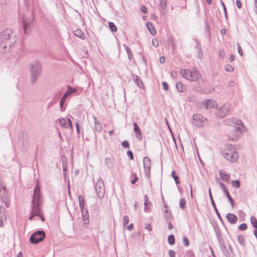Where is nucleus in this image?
<instances>
[{
  "label": "nucleus",
  "mask_w": 257,
  "mask_h": 257,
  "mask_svg": "<svg viewBox=\"0 0 257 257\" xmlns=\"http://www.w3.org/2000/svg\"><path fill=\"white\" fill-rule=\"evenodd\" d=\"M169 255L170 257H175V252L173 250H169L168 252Z\"/></svg>",
  "instance_id": "obj_60"
},
{
  "label": "nucleus",
  "mask_w": 257,
  "mask_h": 257,
  "mask_svg": "<svg viewBox=\"0 0 257 257\" xmlns=\"http://www.w3.org/2000/svg\"><path fill=\"white\" fill-rule=\"evenodd\" d=\"M30 82L33 85L35 84L40 78L42 73V64L37 60L32 62L30 64Z\"/></svg>",
  "instance_id": "obj_2"
},
{
  "label": "nucleus",
  "mask_w": 257,
  "mask_h": 257,
  "mask_svg": "<svg viewBox=\"0 0 257 257\" xmlns=\"http://www.w3.org/2000/svg\"><path fill=\"white\" fill-rule=\"evenodd\" d=\"M206 118L201 114H194L193 115V123L197 127H202Z\"/></svg>",
  "instance_id": "obj_8"
},
{
  "label": "nucleus",
  "mask_w": 257,
  "mask_h": 257,
  "mask_svg": "<svg viewBox=\"0 0 257 257\" xmlns=\"http://www.w3.org/2000/svg\"><path fill=\"white\" fill-rule=\"evenodd\" d=\"M108 24L109 29L112 32H116L117 31V29L113 23L109 22Z\"/></svg>",
  "instance_id": "obj_34"
},
{
  "label": "nucleus",
  "mask_w": 257,
  "mask_h": 257,
  "mask_svg": "<svg viewBox=\"0 0 257 257\" xmlns=\"http://www.w3.org/2000/svg\"><path fill=\"white\" fill-rule=\"evenodd\" d=\"M167 5V1L166 0H160V8L161 11L162 12V14H164V11L165 9L166 6Z\"/></svg>",
  "instance_id": "obj_32"
},
{
  "label": "nucleus",
  "mask_w": 257,
  "mask_h": 257,
  "mask_svg": "<svg viewBox=\"0 0 257 257\" xmlns=\"http://www.w3.org/2000/svg\"><path fill=\"white\" fill-rule=\"evenodd\" d=\"M224 68L225 71L229 72H232L234 70V68L233 67V66L229 64L226 65L224 67Z\"/></svg>",
  "instance_id": "obj_46"
},
{
  "label": "nucleus",
  "mask_w": 257,
  "mask_h": 257,
  "mask_svg": "<svg viewBox=\"0 0 257 257\" xmlns=\"http://www.w3.org/2000/svg\"><path fill=\"white\" fill-rule=\"evenodd\" d=\"M46 237L44 230H38L33 233L30 238V241L33 244H37L42 241Z\"/></svg>",
  "instance_id": "obj_4"
},
{
  "label": "nucleus",
  "mask_w": 257,
  "mask_h": 257,
  "mask_svg": "<svg viewBox=\"0 0 257 257\" xmlns=\"http://www.w3.org/2000/svg\"><path fill=\"white\" fill-rule=\"evenodd\" d=\"M224 158L228 161L235 162L238 160L239 156L238 153L233 150L225 149L223 152Z\"/></svg>",
  "instance_id": "obj_5"
},
{
  "label": "nucleus",
  "mask_w": 257,
  "mask_h": 257,
  "mask_svg": "<svg viewBox=\"0 0 257 257\" xmlns=\"http://www.w3.org/2000/svg\"><path fill=\"white\" fill-rule=\"evenodd\" d=\"M247 224L245 223H241V224L239 225V229L240 230H245L247 228Z\"/></svg>",
  "instance_id": "obj_50"
},
{
  "label": "nucleus",
  "mask_w": 257,
  "mask_h": 257,
  "mask_svg": "<svg viewBox=\"0 0 257 257\" xmlns=\"http://www.w3.org/2000/svg\"><path fill=\"white\" fill-rule=\"evenodd\" d=\"M95 191L98 197L100 198H103L104 196L105 188L103 181L102 179H99L95 185Z\"/></svg>",
  "instance_id": "obj_6"
},
{
  "label": "nucleus",
  "mask_w": 257,
  "mask_h": 257,
  "mask_svg": "<svg viewBox=\"0 0 257 257\" xmlns=\"http://www.w3.org/2000/svg\"><path fill=\"white\" fill-rule=\"evenodd\" d=\"M152 44L155 47H157L158 46L159 42L157 38H154L152 39Z\"/></svg>",
  "instance_id": "obj_51"
},
{
  "label": "nucleus",
  "mask_w": 257,
  "mask_h": 257,
  "mask_svg": "<svg viewBox=\"0 0 257 257\" xmlns=\"http://www.w3.org/2000/svg\"><path fill=\"white\" fill-rule=\"evenodd\" d=\"M105 164L109 169L112 168L114 166V163L113 160L109 158H106L105 159Z\"/></svg>",
  "instance_id": "obj_29"
},
{
  "label": "nucleus",
  "mask_w": 257,
  "mask_h": 257,
  "mask_svg": "<svg viewBox=\"0 0 257 257\" xmlns=\"http://www.w3.org/2000/svg\"><path fill=\"white\" fill-rule=\"evenodd\" d=\"M231 185L236 188H239L240 186V181L238 180H233L231 181Z\"/></svg>",
  "instance_id": "obj_41"
},
{
  "label": "nucleus",
  "mask_w": 257,
  "mask_h": 257,
  "mask_svg": "<svg viewBox=\"0 0 257 257\" xmlns=\"http://www.w3.org/2000/svg\"><path fill=\"white\" fill-rule=\"evenodd\" d=\"M236 5L238 9H240L241 8L242 4L239 0L236 1Z\"/></svg>",
  "instance_id": "obj_64"
},
{
  "label": "nucleus",
  "mask_w": 257,
  "mask_h": 257,
  "mask_svg": "<svg viewBox=\"0 0 257 257\" xmlns=\"http://www.w3.org/2000/svg\"><path fill=\"white\" fill-rule=\"evenodd\" d=\"M77 91L75 88H72V87L68 86L67 87V90L64 94V97H68L72 93H75Z\"/></svg>",
  "instance_id": "obj_25"
},
{
  "label": "nucleus",
  "mask_w": 257,
  "mask_h": 257,
  "mask_svg": "<svg viewBox=\"0 0 257 257\" xmlns=\"http://www.w3.org/2000/svg\"><path fill=\"white\" fill-rule=\"evenodd\" d=\"M147 27L148 30L150 31V33L152 35H154L156 33V31L155 28L153 27V24L150 22H148L146 23Z\"/></svg>",
  "instance_id": "obj_24"
},
{
  "label": "nucleus",
  "mask_w": 257,
  "mask_h": 257,
  "mask_svg": "<svg viewBox=\"0 0 257 257\" xmlns=\"http://www.w3.org/2000/svg\"><path fill=\"white\" fill-rule=\"evenodd\" d=\"M234 124L232 131L228 135V138L231 140H236L238 136L241 134V130L240 126H243L241 121L237 118H233L230 120V125Z\"/></svg>",
  "instance_id": "obj_3"
},
{
  "label": "nucleus",
  "mask_w": 257,
  "mask_h": 257,
  "mask_svg": "<svg viewBox=\"0 0 257 257\" xmlns=\"http://www.w3.org/2000/svg\"><path fill=\"white\" fill-rule=\"evenodd\" d=\"M9 194L7 190L6 187L5 185L1 183H0V197L2 199L8 198H9Z\"/></svg>",
  "instance_id": "obj_16"
},
{
  "label": "nucleus",
  "mask_w": 257,
  "mask_h": 257,
  "mask_svg": "<svg viewBox=\"0 0 257 257\" xmlns=\"http://www.w3.org/2000/svg\"><path fill=\"white\" fill-rule=\"evenodd\" d=\"M237 240H238V241L239 242V243L241 245H243V246L245 245V241L244 238L242 235H238V237H237Z\"/></svg>",
  "instance_id": "obj_37"
},
{
  "label": "nucleus",
  "mask_w": 257,
  "mask_h": 257,
  "mask_svg": "<svg viewBox=\"0 0 257 257\" xmlns=\"http://www.w3.org/2000/svg\"><path fill=\"white\" fill-rule=\"evenodd\" d=\"M219 173L220 178L223 181L227 182L229 180L230 176L229 174H226L224 173L222 170H219Z\"/></svg>",
  "instance_id": "obj_23"
},
{
  "label": "nucleus",
  "mask_w": 257,
  "mask_h": 257,
  "mask_svg": "<svg viewBox=\"0 0 257 257\" xmlns=\"http://www.w3.org/2000/svg\"><path fill=\"white\" fill-rule=\"evenodd\" d=\"M124 47H125V51L127 54L128 58L130 60H131L132 59V58L133 57V54L132 53L131 50L126 45H124Z\"/></svg>",
  "instance_id": "obj_38"
},
{
  "label": "nucleus",
  "mask_w": 257,
  "mask_h": 257,
  "mask_svg": "<svg viewBox=\"0 0 257 257\" xmlns=\"http://www.w3.org/2000/svg\"><path fill=\"white\" fill-rule=\"evenodd\" d=\"M190 76V81L192 82L198 80L201 77L199 72L196 70L191 71Z\"/></svg>",
  "instance_id": "obj_18"
},
{
  "label": "nucleus",
  "mask_w": 257,
  "mask_h": 257,
  "mask_svg": "<svg viewBox=\"0 0 257 257\" xmlns=\"http://www.w3.org/2000/svg\"><path fill=\"white\" fill-rule=\"evenodd\" d=\"M0 217L1 218H5V210L1 206H0Z\"/></svg>",
  "instance_id": "obj_55"
},
{
  "label": "nucleus",
  "mask_w": 257,
  "mask_h": 257,
  "mask_svg": "<svg viewBox=\"0 0 257 257\" xmlns=\"http://www.w3.org/2000/svg\"><path fill=\"white\" fill-rule=\"evenodd\" d=\"M132 79L139 88H142L143 84L140 78L135 74L132 75Z\"/></svg>",
  "instance_id": "obj_21"
},
{
  "label": "nucleus",
  "mask_w": 257,
  "mask_h": 257,
  "mask_svg": "<svg viewBox=\"0 0 257 257\" xmlns=\"http://www.w3.org/2000/svg\"><path fill=\"white\" fill-rule=\"evenodd\" d=\"M62 165H63V175L64 178H66L67 174V164L63 160L62 161Z\"/></svg>",
  "instance_id": "obj_44"
},
{
  "label": "nucleus",
  "mask_w": 257,
  "mask_h": 257,
  "mask_svg": "<svg viewBox=\"0 0 257 257\" xmlns=\"http://www.w3.org/2000/svg\"><path fill=\"white\" fill-rule=\"evenodd\" d=\"M230 105L228 103H225L220 107L217 114L220 117H224L228 113Z\"/></svg>",
  "instance_id": "obj_11"
},
{
  "label": "nucleus",
  "mask_w": 257,
  "mask_h": 257,
  "mask_svg": "<svg viewBox=\"0 0 257 257\" xmlns=\"http://www.w3.org/2000/svg\"><path fill=\"white\" fill-rule=\"evenodd\" d=\"M133 125L134 131L136 134V137L137 139L139 141H141L142 140V135L140 127H139L137 122H133Z\"/></svg>",
  "instance_id": "obj_17"
},
{
  "label": "nucleus",
  "mask_w": 257,
  "mask_h": 257,
  "mask_svg": "<svg viewBox=\"0 0 257 257\" xmlns=\"http://www.w3.org/2000/svg\"><path fill=\"white\" fill-rule=\"evenodd\" d=\"M93 118L95 122V130L96 131L99 133L100 132L102 129L101 124L100 123V121L98 119H97L95 116H94Z\"/></svg>",
  "instance_id": "obj_26"
},
{
  "label": "nucleus",
  "mask_w": 257,
  "mask_h": 257,
  "mask_svg": "<svg viewBox=\"0 0 257 257\" xmlns=\"http://www.w3.org/2000/svg\"><path fill=\"white\" fill-rule=\"evenodd\" d=\"M16 42V33L12 29H5L0 33V52H8Z\"/></svg>",
  "instance_id": "obj_1"
},
{
  "label": "nucleus",
  "mask_w": 257,
  "mask_h": 257,
  "mask_svg": "<svg viewBox=\"0 0 257 257\" xmlns=\"http://www.w3.org/2000/svg\"><path fill=\"white\" fill-rule=\"evenodd\" d=\"M250 222L252 225L255 228L257 229V220L254 216L250 217Z\"/></svg>",
  "instance_id": "obj_42"
},
{
  "label": "nucleus",
  "mask_w": 257,
  "mask_h": 257,
  "mask_svg": "<svg viewBox=\"0 0 257 257\" xmlns=\"http://www.w3.org/2000/svg\"><path fill=\"white\" fill-rule=\"evenodd\" d=\"M31 216L29 217L30 220H32L34 216L40 214V206L39 204L32 205Z\"/></svg>",
  "instance_id": "obj_14"
},
{
  "label": "nucleus",
  "mask_w": 257,
  "mask_h": 257,
  "mask_svg": "<svg viewBox=\"0 0 257 257\" xmlns=\"http://www.w3.org/2000/svg\"><path fill=\"white\" fill-rule=\"evenodd\" d=\"M237 45L238 52L239 54V55L241 56H242V55H243V52H242V48H241V46H240V45H239V44L238 43H237Z\"/></svg>",
  "instance_id": "obj_57"
},
{
  "label": "nucleus",
  "mask_w": 257,
  "mask_h": 257,
  "mask_svg": "<svg viewBox=\"0 0 257 257\" xmlns=\"http://www.w3.org/2000/svg\"><path fill=\"white\" fill-rule=\"evenodd\" d=\"M78 200H79V204L80 208L81 210L82 214V217L83 220H85L87 218H88L86 214L84 215V211H86V213H87V210L84 208V203L85 201L82 196L80 195L78 196Z\"/></svg>",
  "instance_id": "obj_13"
},
{
  "label": "nucleus",
  "mask_w": 257,
  "mask_h": 257,
  "mask_svg": "<svg viewBox=\"0 0 257 257\" xmlns=\"http://www.w3.org/2000/svg\"><path fill=\"white\" fill-rule=\"evenodd\" d=\"M41 200V195L40 193V188L39 185H36L34 190L33 198L32 200V205L39 204L40 206V202Z\"/></svg>",
  "instance_id": "obj_7"
},
{
  "label": "nucleus",
  "mask_w": 257,
  "mask_h": 257,
  "mask_svg": "<svg viewBox=\"0 0 257 257\" xmlns=\"http://www.w3.org/2000/svg\"><path fill=\"white\" fill-rule=\"evenodd\" d=\"M144 168L146 173V177L148 178L150 177L151 161L149 157H145L143 159Z\"/></svg>",
  "instance_id": "obj_10"
},
{
  "label": "nucleus",
  "mask_w": 257,
  "mask_h": 257,
  "mask_svg": "<svg viewBox=\"0 0 257 257\" xmlns=\"http://www.w3.org/2000/svg\"><path fill=\"white\" fill-rule=\"evenodd\" d=\"M127 155L130 159V160H133L134 159V155L131 150H128L127 151Z\"/></svg>",
  "instance_id": "obj_56"
},
{
  "label": "nucleus",
  "mask_w": 257,
  "mask_h": 257,
  "mask_svg": "<svg viewBox=\"0 0 257 257\" xmlns=\"http://www.w3.org/2000/svg\"><path fill=\"white\" fill-rule=\"evenodd\" d=\"M68 123H67V125H68V127L72 128L73 126L72 122L71 120L68 118L67 119Z\"/></svg>",
  "instance_id": "obj_63"
},
{
  "label": "nucleus",
  "mask_w": 257,
  "mask_h": 257,
  "mask_svg": "<svg viewBox=\"0 0 257 257\" xmlns=\"http://www.w3.org/2000/svg\"><path fill=\"white\" fill-rule=\"evenodd\" d=\"M224 194L225 195L226 197L227 198L228 201L230 203V204L231 205L232 208L234 207V200L230 195L229 192L228 190L225 191L224 192Z\"/></svg>",
  "instance_id": "obj_31"
},
{
  "label": "nucleus",
  "mask_w": 257,
  "mask_h": 257,
  "mask_svg": "<svg viewBox=\"0 0 257 257\" xmlns=\"http://www.w3.org/2000/svg\"><path fill=\"white\" fill-rule=\"evenodd\" d=\"M191 71L189 69H181L179 73L185 79L188 80V81H190V74Z\"/></svg>",
  "instance_id": "obj_20"
},
{
  "label": "nucleus",
  "mask_w": 257,
  "mask_h": 257,
  "mask_svg": "<svg viewBox=\"0 0 257 257\" xmlns=\"http://www.w3.org/2000/svg\"><path fill=\"white\" fill-rule=\"evenodd\" d=\"M171 176L174 178L176 184H178L180 183V181L179 180V177L177 175H176V173H175V171H173L172 172Z\"/></svg>",
  "instance_id": "obj_40"
},
{
  "label": "nucleus",
  "mask_w": 257,
  "mask_h": 257,
  "mask_svg": "<svg viewBox=\"0 0 257 257\" xmlns=\"http://www.w3.org/2000/svg\"><path fill=\"white\" fill-rule=\"evenodd\" d=\"M208 192H209V197H210V201H211V204H212V205L215 211V213H216V215L217 216H218V218L219 219V220L221 221H222V219L221 217V215L216 206V205H215V202L213 200V197H212V194H211V189L210 188H209V190H208Z\"/></svg>",
  "instance_id": "obj_15"
},
{
  "label": "nucleus",
  "mask_w": 257,
  "mask_h": 257,
  "mask_svg": "<svg viewBox=\"0 0 257 257\" xmlns=\"http://www.w3.org/2000/svg\"><path fill=\"white\" fill-rule=\"evenodd\" d=\"M2 200L5 203L7 207H9L10 206V201L8 198L3 199H2Z\"/></svg>",
  "instance_id": "obj_54"
},
{
  "label": "nucleus",
  "mask_w": 257,
  "mask_h": 257,
  "mask_svg": "<svg viewBox=\"0 0 257 257\" xmlns=\"http://www.w3.org/2000/svg\"><path fill=\"white\" fill-rule=\"evenodd\" d=\"M205 33L207 35L209 38L211 37V33L209 29V26L207 21L205 22Z\"/></svg>",
  "instance_id": "obj_33"
},
{
  "label": "nucleus",
  "mask_w": 257,
  "mask_h": 257,
  "mask_svg": "<svg viewBox=\"0 0 257 257\" xmlns=\"http://www.w3.org/2000/svg\"><path fill=\"white\" fill-rule=\"evenodd\" d=\"M168 241L170 245H173L175 244V240L174 235L170 234L168 237Z\"/></svg>",
  "instance_id": "obj_36"
},
{
  "label": "nucleus",
  "mask_w": 257,
  "mask_h": 257,
  "mask_svg": "<svg viewBox=\"0 0 257 257\" xmlns=\"http://www.w3.org/2000/svg\"><path fill=\"white\" fill-rule=\"evenodd\" d=\"M59 123L62 126H63L65 128L68 127V125H67L66 120L65 118H62L59 119Z\"/></svg>",
  "instance_id": "obj_43"
},
{
  "label": "nucleus",
  "mask_w": 257,
  "mask_h": 257,
  "mask_svg": "<svg viewBox=\"0 0 257 257\" xmlns=\"http://www.w3.org/2000/svg\"><path fill=\"white\" fill-rule=\"evenodd\" d=\"M219 185H220L222 190H223V192H224L225 191L227 190V189L225 187V185L223 183H222V182H220L219 183Z\"/></svg>",
  "instance_id": "obj_61"
},
{
  "label": "nucleus",
  "mask_w": 257,
  "mask_h": 257,
  "mask_svg": "<svg viewBox=\"0 0 257 257\" xmlns=\"http://www.w3.org/2000/svg\"><path fill=\"white\" fill-rule=\"evenodd\" d=\"M217 106L216 102L212 99L204 100L202 102L201 107L206 109H210Z\"/></svg>",
  "instance_id": "obj_12"
},
{
  "label": "nucleus",
  "mask_w": 257,
  "mask_h": 257,
  "mask_svg": "<svg viewBox=\"0 0 257 257\" xmlns=\"http://www.w3.org/2000/svg\"><path fill=\"white\" fill-rule=\"evenodd\" d=\"M24 4L25 11H28L29 10L30 0H24Z\"/></svg>",
  "instance_id": "obj_49"
},
{
  "label": "nucleus",
  "mask_w": 257,
  "mask_h": 257,
  "mask_svg": "<svg viewBox=\"0 0 257 257\" xmlns=\"http://www.w3.org/2000/svg\"><path fill=\"white\" fill-rule=\"evenodd\" d=\"M151 202H146L144 203V211L146 212H150L151 211L150 206L151 205Z\"/></svg>",
  "instance_id": "obj_35"
},
{
  "label": "nucleus",
  "mask_w": 257,
  "mask_h": 257,
  "mask_svg": "<svg viewBox=\"0 0 257 257\" xmlns=\"http://www.w3.org/2000/svg\"><path fill=\"white\" fill-rule=\"evenodd\" d=\"M162 85L163 87V88L165 90H168L169 88L168 84L166 82H162Z\"/></svg>",
  "instance_id": "obj_59"
},
{
  "label": "nucleus",
  "mask_w": 257,
  "mask_h": 257,
  "mask_svg": "<svg viewBox=\"0 0 257 257\" xmlns=\"http://www.w3.org/2000/svg\"><path fill=\"white\" fill-rule=\"evenodd\" d=\"M128 222H129L128 217L127 215H124L123 218V220H122L123 226L124 227H125L126 225V224L128 223Z\"/></svg>",
  "instance_id": "obj_47"
},
{
  "label": "nucleus",
  "mask_w": 257,
  "mask_h": 257,
  "mask_svg": "<svg viewBox=\"0 0 257 257\" xmlns=\"http://www.w3.org/2000/svg\"><path fill=\"white\" fill-rule=\"evenodd\" d=\"M194 40L196 42V47L198 49L197 57L199 59H200L203 57V53L202 51L201 46V45H200L199 42L198 41V40L197 39H194Z\"/></svg>",
  "instance_id": "obj_22"
},
{
  "label": "nucleus",
  "mask_w": 257,
  "mask_h": 257,
  "mask_svg": "<svg viewBox=\"0 0 257 257\" xmlns=\"http://www.w3.org/2000/svg\"><path fill=\"white\" fill-rule=\"evenodd\" d=\"M74 34L76 37L80 38L82 40L85 39V35L80 29H77L74 31Z\"/></svg>",
  "instance_id": "obj_28"
},
{
  "label": "nucleus",
  "mask_w": 257,
  "mask_h": 257,
  "mask_svg": "<svg viewBox=\"0 0 257 257\" xmlns=\"http://www.w3.org/2000/svg\"><path fill=\"white\" fill-rule=\"evenodd\" d=\"M67 97H64V95H63V96L62 97V98H61L60 102V109H61V111H63L64 110L63 109V105L65 102L66 99Z\"/></svg>",
  "instance_id": "obj_39"
},
{
  "label": "nucleus",
  "mask_w": 257,
  "mask_h": 257,
  "mask_svg": "<svg viewBox=\"0 0 257 257\" xmlns=\"http://www.w3.org/2000/svg\"><path fill=\"white\" fill-rule=\"evenodd\" d=\"M34 21V17H23L22 23L25 34H27V30L29 29Z\"/></svg>",
  "instance_id": "obj_9"
},
{
  "label": "nucleus",
  "mask_w": 257,
  "mask_h": 257,
  "mask_svg": "<svg viewBox=\"0 0 257 257\" xmlns=\"http://www.w3.org/2000/svg\"><path fill=\"white\" fill-rule=\"evenodd\" d=\"M122 146L124 148H128L130 147L129 143L127 141H124L121 143Z\"/></svg>",
  "instance_id": "obj_53"
},
{
  "label": "nucleus",
  "mask_w": 257,
  "mask_h": 257,
  "mask_svg": "<svg viewBox=\"0 0 257 257\" xmlns=\"http://www.w3.org/2000/svg\"><path fill=\"white\" fill-rule=\"evenodd\" d=\"M140 11L144 14L147 13V8L145 6H142L140 8Z\"/></svg>",
  "instance_id": "obj_58"
},
{
  "label": "nucleus",
  "mask_w": 257,
  "mask_h": 257,
  "mask_svg": "<svg viewBox=\"0 0 257 257\" xmlns=\"http://www.w3.org/2000/svg\"><path fill=\"white\" fill-rule=\"evenodd\" d=\"M220 248L222 253L226 257L230 256V254L228 251L227 248L226 247L224 242L221 243V244H220Z\"/></svg>",
  "instance_id": "obj_27"
},
{
  "label": "nucleus",
  "mask_w": 257,
  "mask_h": 257,
  "mask_svg": "<svg viewBox=\"0 0 257 257\" xmlns=\"http://www.w3.org/2000/svg\"><path fill=\"white\" fill-rule=\"evenodd\" d=\"M186 200L185 198H181L179 202V206L182 209H184L186 205Z\"/></svg>",
  "instance_id": "obj_45"
},
{
  "label": "nucleus",
  "mask_w": 257,
  "mask_h": 257,
  "mask_svg": "<svg viewBox=\"0 0 257 257\" xmlns=\"http://www.w3.org/2000/svg\"><path fill=\"white\" fill-rule=\"evenodd\" d=\"M215 232L217 238H219L221 236L220 230L218 227L215 228Z\"/></svg>",
  "instance_id": "obj_52"
},
{
  "label": "nucleus",
  "mask_w": 257,
  "mask_h": 257,
  "mask_svg": "<svg viewBox=\"0 0 257 257\" xmlns=\"http://www.w3.org/2000/svg\"><path fill=\"white\" fill-rule=\"evenodd\" d=\"M176 88L180 92H184L186 90L185 87H184L183 84L180 82L178 81L176 83Z\"/></svg>",
  "instance_id": "obj_30"
},
{
  "label": "nucleus",
  "mask_w": 257,
  "mask_h": 257,
  "mask_svg": "<svg viewBox=\"0 0 257 257\" xmlns=\"http://www.w3.org/2000/svg\"><path fill=\"white\" fill-rule=\"evenodd\" d=\"M183 243L185 246L189 245V241L186 236H184L183 237Z\"/></svg>",
  "instance_id": "obj_48"
},
{
  "label": "nucleus",
  "mask_w": 257,
  "mask_h": 257,
  "mask_svg": "<svg viewBox=\"0 0 257 257\" xmlns=\"http://www.w3.org/2000/svg\"><path fill=\"white\" fill-rule=\"evenodd\" d=\"M138 178L137 176H135V177H134V179H132L131 181V183L132 184H135L138 181Z\"/></svg>",
  "instance_id": "obj_62"
},
{
  "label": "nucleus",
  "mask_w": 257,
  "mask_h": 257,
  "mask_svg": "<svg viewBox=\"0 0 257 257\" xmlns=\"http://www.w3.org/2000/svg\"><path fill=\"white\" fill-rule=\"evenodd\" d=\"M227 221L231 224H235L237 221V217L234 214L228 213L226 215Z\"/></svg>",
  "instance_id": "obj_19"
}]
</instances>
